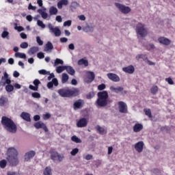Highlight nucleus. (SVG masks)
Returning <instances> with one entry per match:
<instances>
[{"label": "nucleus", "instance_id": "obj_55", "mask_svg": "<svg viewBox=\"0 0 175 175\" xmlns=\"http://www.w3.org/2000/svg\"><path fill=\"white\" fill-rule=\"evenodd\" d=\"M147 50H154V49H155V45H154V44H149L147 46H146Z\"/></svg>", "mask_w": 175, "mask_h": 175}, {"label": "nucleus", "instance_id": "obj_4", "mask_svg": "<svg viewBox=\"0 0 175 175\" xmlns=\"http://www.w3.org/2000/svg\"><path fill=\"white\" fill-rule=\"evenodd\" d=\"M59 95L62 98H70V96H77L80 94L79 89H59L57 91Z\"/></svg>", "mask_w": 175, "mask_h": 175}, {"label": "nucleus", "instance_id": "obj_22", "mask_svg": "<svg viewBox=\"0 0 175 175\" xmlns=\"http://www.w3.org/2000/svg\"><path fill=\"white\" fill-rule=\"evenodd\" d=\"M123 72L125 73H129V75H132L133 72H135V67L133 66H128L127 67H124L122 68Z\"/></svg>", "mask_w": 175, "mask_h": 175}, {"label": "nucleus", "instance_id": "obj_9", "mask_svg": "<svg viewBox=\"0 0 175 175\" xmlns=\"http://www.w3.org/2000/svg\"><path fill=\"white\" fill-rule=\"evenodd\" d=\"M10 83H12V81L9 78V75L5 72L4 75L1 77L0 84L1 85H6V84H10Z\"/></svg>", "mask_w": 175, "mask_h": 175}, {"label": "nucleus", "instance_id": "obj_57", "mask_svg": "<svg viewBox=\"0 0 175 175\" xmlns=\"http://www.w3.org/2000/svg\"><path fill=\"white\" fill-rule=\"evenodd\" d=\"M146 116H148V117L151 118V110L150 109H144Z\"/></svg>", "mask_w": 175, "mask_h": 175}, {"label": "nucleus", "instance_id": "obj_10", "mask_svg": "<svg viewBox=\"0 0 175 175\" xmlns=\"http://www.w3.org/2000/svg\"><path fill=\"white\" fill-rule=\"evenodd\" d=\"M93 80H95V73H94V72L88 71L85 77V83H92Z\"/></svg>", "mask_w": 175, "mask_h": 175}, {"label": "nucleus", "instance_id": "obj_30", "mask_svg": "<svg viewBox=\"0 0 175 175\" xmlns=\"http://www.w3.org/2000/svg\"><path fill=\"white\" fill-rule=\"evenodd\" d=\"M9 99L5 96H1L0 98V106L3 107L5 105L8 104Z\"/></svg>", "mask_w": 175, "mask_h": 175}, {"label": "nucleus", "instance_id": "obj_21", "mask_svg": "<svg viewBox=\"0 0 175 175\" xmlns=\"http://www.w3.org/2000/svg\"><path fill=\"white\" fill-rule=\"evenodd\" d=\"M57 87L58 85V79H57L56 78H53L52 81H50L47 83V87L49 90H51V88H53V87Z\"/></svg>", "mask_w": 175, "mask_h": 175}, {"label": "nucleus", "instance_id": "obj_35", "mask_svg": "<svg viewBox=\"0 0 175 175\" xmlns=\"http://www.w3.org/2000/svg\"><path fill=\"white\" fill-rule=\"evenodd\" d=\"M1 38L3 39H7V40H9V39H10V36H9V31H8L7 30H3L1 33Z\"/></svg>", "mask_w": 175, "mask_h": 175}, {"label": "nucleus", "instance_id": "obj_17", "mask_svg": "<svg viewBox=\"0 0 175 175\" xmlns=\"http://www.w3.org/2000/svg\"><path fill=\"white\" fill-rule=\"evenodd\" d=\"M33 84L35 86L29 85V90H31L32 91H38V90H39V84H40V81H39V79H35L33 82Z\"/></svg>", "mask_w": 175, "mask_h": 175}, {"label": "nucleus", "instance_id": "obj_52", "mask_svg": "<svg viewBox=\"0 0 175 175\" xmlns=\"http://www.w3.org/2000/svg\"><path fill=\"white\" fill-rule=\"evenodd\" d=\"M165 81H167L170 85H173L174 84V81H173V79H172L170 77L166 78Z\"/></svg>", "mask_w": 175, "mask_h": 175}, {"label": "nucleus", "instance_id": "obj_26", "mask_svg": "<svg viewBox=\"0 0 175 175\" xmlns=\"http://www.w3.org/2000/svg\"><path fill=\"white\" fill-rule=\"evenodd\" d=\"M39 51V47L38 46H33L30 48V49L28 51L29 55H33V54H36Z\"/></svg>", "mask_w": 175, "mask_h": 175}, {"label": "nucleus", "instance_id": "obj_18", "mask_svg": "<svg viewBox=\"0 0 175 175\" xmlns=\"http://www.w3.org/2000/svg\"><path fill=\"white\" fill-rule=\"evenodd\" d=\"M54 49V46L53 45V43L49 41L45 44V46L44 48V51L45 53H51V51Z\"/></svg>", "mask_w": 175, "mask_h": 175}, {"label": "nucleus", "instance_id": "obj_13", "mask_svg": "<svg viewBox=\"0 0 175 175\" xmlns=\"http://www.w3.org/2000/svg\"><path fill=\"white\" fill-rule=\"evenodd\" d=\"M84 106V100L79 99L76 100L73 104L74 110H79V109H81Z\"/></svg>", "mask_w": 175, "mask_h": 175}, {"label": "nucleus", "instance_id": "obj_39", "mask_svg": "<svg viewBox=\"0 0 175 175\" xmlns=\"http://www.w3.org/2000/svg\"><path fill=\"white\" fill-rule=\"evenodd\" d=\"M78 65H84V66H88V61L84 59H81L78 61Z\"/></svg>", "mask_w": 175, "mask_h": 175}, {"label": "nucleus", "instance_id": "obj_29", "mask_svg": "<svg viewBox=\"0 0 175 175\" xmlns=\"http://www.w3.org/2000/svg\"><path fill=\"white\" fill-rule=\"evenodd\" d=\"M96 131H98V133L100 135H106L107 133V130L105 129V128L100 126H96Z\"/></svg>", "mask_w": 175, "mask_h": 175}, {"label": "nucleus", "instance_id": "obj_59", "mask_svg": "<svg viewBox=\"0 0 175 175\" xmlns=\"http://www.w3.org/2000/svg\"><path fill=\"white\" fill-rule=\"evenodd\" d=\"M94 96H95V94H94V92H90L87 95V98L92 99V98H94Z\"/></svg>", "mask_w": 175, "mask_h": 175}, {"label": "nucleus", "instance_id": "obj_11", "mask_svg": "<svg viewBox=\"0 0 175 175\" xmlns=\"http://www.w3.org/2000/svg\"><path fill=\"white\" fill-rule=\"evenodd\" d=\"M88 125V120L85 118H82L77 122V128H85Z\"/></svg>", "mask_w": 175, "mask_h": 175}, {"label": "nucleus", "instance_id": "obj_5", "mask_svg": "<svg viewBox=\"0 0 175 175\" xmlns=\"http://www.w3.org/2000/svg\"><path fill=\"white\" fill-rule=\"evenodd\" d=\"M135 31L137 36V38H146L148 33L147 28L144 26V24L138 23L135 27Z\"/></svg>", "mask_w": 175, "mask_h": 175}, {"label": "nucleus", "instance_id": "obj_2", "mask_svg": "<svg viewBox=\"0 0 175 175\" xmlns=\"http://www.w3.org/2000/svg\"><path fill=\"white\" fill-rule=\"evenodd\" d=\"M97 96L98 99L96 103L98 107H105L113 102V100L109 99V93L107 91L98 92Z\"/></svg>", "mask_w": 175, "mask_h": 175}, {"label": "nucleus", "instance_id": "obj_60", "mask_svg": "<svg viewBox=\"0 0 175 175\" xmlns=\"http://www.w3.org/2000/svg\"><path fill=\"white\" fill-rule=\"evenodd\" d=\"M50 117H51V115L50 113H46L43 115V119L45 120H49V118H50Z\"/></svg>", "mask_w": 175, "mask_h": 175}, {"label": "nucleus", "instance_id": "obj_63", "mask_svg": "<svg viewBox=\"0 0 175 175\" xmlns=\"http://www.w3.org/2000/svg\"><path fill=\"white\" fill-rule=\"evenodd\" d=\"M63 159H64V155H62V154L57 155V161H59V162H61Z\"/></svg>", "mask_w": 175, "mask_h": 175}, {"label": "nucleus", "instance_id": "obj_41", "mask_svg": "<svg viewBox=\"0 0 175 175\" xmlns=\"http://www.w3.org/2000/svg\"><path fill=\"white\" fill-rule=\"evenodd\" d=\"M150 92L151 94H152L153 95L157 94V92H158V86L157 85H154L150 89Z\"/></svg>", "mask_w": 175, "mask_h": 175}, {"label": "nucleus", "instance_id": "obj_14", "mask_svg": "<svg viewBox=\"0 0 175 175\" xmlns=\"http://www.w3.org/2000/svg\"><path fill=\"white\" fill-rule=\"evenodd\" d=\"M34 126L36 129H43L45 132H49V129L44 123L42 122H38L34 124Z\"/></svg>", "mask_w": 175, "mask_h": 175}, {"label": "nucleus", "instance_id": "obj_37", "mask_svg": "<svg viewBox=\"0 0 175 175\" xmlns=\"http://www.w3.org/2000/svg\"><path fill=\"white\" fill-rule=\"evenodd\" d=\"M44 175H53V172H51V167H46L43 172Z\"/></svg>", "mask_w": 175, "mask_h": 175}, {"label": "nucleus", "instance_id": "obj_16", "mask_svg": "<svg viewBox=\"0 0 175 175\" xmlns=\"http://www.w3.org/2000/svg\"><path fill=\"white\" fill-rule=\"evenodd\" d=\"M107 76L108 79H109V80H111V81H114V83H118V81H120V77H118L117 74L110 72L108 73Z\"/></svg>", "mask_w": 175, "mask_h": 175}, {"label": "nucleus", "instance_id": "obj_1", "mask_svg": "<svg viewBox=\"0 0 175 175\" xmlns=\"http://www.w3.org/2000/svg\"><path fill=\"white\" fill-rule=\"evenodd\" d=\"M6 159L10 166H17L18 165V151L15 148H9L6 153Z\"/></svg>", "mask_w": 175, "mask_h": 175}, {"label": "nucleus", "instance_id": "obj_27", "mask_svg": "<svg viewBox=\"0 0 175 175\" xmlns=\"http://www.w3.org/2000/svg\"><path fill=\"white\" fill-rule=\"evenodd\" d=\"M49 14L51 16H56V14H58V9L55 6L50 7Z\"/></svg>", "mask_w": 175, "mask_h": 175}, {"label": "nucleus", "instance_id": "obj_24", "mask_svg": "<svg viewBox=\"0 0 175 175\" xmlns=\"http://www.w3.org/2000/svg\"><path fill=\"white\" fill-rule=\"evenodd\" d=\"M21 118L25 120V121H27V122H31V115L27 112H23L21 114Z\"/></svg>", "mask_w": 175, "mask_h": 175}, {"label": "nucleus", "instance_id": "obj_42", "mask_svg": "<svg viewBox=\"0 0 175 175\" xmlns=\"http://www.w3.org/2000/svg\"><path fill=\"white\" fill-rule=\"evenodd\" d=\"M37 25L38 27H40V28H42V29H44V28H46V25H44V23H43V21L40 20H37Z\"/></svg>", "mask_w": 175, "mask_h": 175}, {"label": "nucleus", "instance_id": "obj_40", "mask_svg": "<svg viewBox=\"0 0 175 175\" xmlns=\"http://www.w3.org/2000/svg\"><path fill=\"white\" fill-rule=\"evenodd\" d=\"M13 90H14V86L10 85V83L5 86V91H7V92H12Z\"/></svg>", "mask_w": 175, "mask_h": 175}, {"label": "nucleus", "instance_id": "obj_38", "mask_svg": "<svg viewBox=\"0 0 175 175\" xmlns=\"http://www.w3.org/2000/svg\"><path fill=\"white\" fill-rule=\"evenodd\" d=\"M58 65H64V60L59 58H56L53 66H58Z\"/></svg>", "mask_w": 175, "mask_h": 175}, {"label": "nucleus", "instance_id": "obj_51", "mask_svg": "<svg viewBox=\"0 0 175 175\" xmlns=\"http://www.w3.org/2000/svg\"><path fill=\"white\" fill-rule=\"evenodd\" d=\"M36 42L39 46H43V40L39 36L36 37Z\"/></svg>", "mask_w": 175, "mask_h": 175}, {"label": "nucleus", "instance_id": "obj_45", "mask_svg": "<svg viewBox=\"0 0 175 175\" xmlns=\"http://www.w3.org/2000/svg\"><path fill=\"white\" fill-rule=\"evenodd\" d=\"M71 140L75 143H81V139H80V138L77 137L76 135L72 136L71 137Z\"/></svg>", "mask_w": 175, "mask_h": 175}, {"label": "nucleus", "instance_id": "obj_48", "mask_svg": "<svg viewBox=\"0 0 175 175\" xmlns=\"http://www.w3.org/2000/svg\"><path fill=\"white\" fill-rule=\"evenodd\" d=\"M14 29L18 31V32H22V31H24V27L21 26H17V24H15Z\"/></svg>", "mask_w": 175, "mask_h": 175}, {"label": "nucleus", "instance_id": "obj_7", "mask_svg": "<svg viewBox=\"0 0 175 175\" xmlns=\"http://www.w3.org/2000/svg\"><path fill=\"white\" fill-rule=\"evenodd\" d=\"M115 5L118 9L121 12V13H123V14H128L131 12V8L129 6L124 5L119 3H116Z\"/></svg>", "mask_w": 175, "mask_h": 175}, {"label": "nucleus", "instance_id": "obj_43", "mask_svg": "<svg viewBox=\"0 0 175 175\" xmlns=\"http://www.w3.org/2000/svg\"><path fill=\"white\" fill-rule=\"evenodd\" d=\"M58 155H59L58 152H53L51 153V159H53V161H57L58 158Z\"/></svg>", "mask_w": 175, "mask_h": 175}, {"label": "nucleus", "instance_id": "obj_19", "mask_svg": "<svg viewBox=\"0 0 175 175\" xmlns=\"http://www.w3.org/2000/svg\"><path fill=\"white\" fill-rule=\"evenodd\" d=\"M158 42L161 43V44H164V46H169L172 42L169 38L165 37H160L158 38Z\"/></svg>", "mask_w": 175, "mask_h": 175}, {"label": "nucleus", "instance_id": "obj_3", "mask_svg": "<svg viewBox=\"0 0 175 175\" xmlns=\"http://www.w3.org/2000/svg\"><path fill=\"white\" fill-rule=\"evenodd\" d=\"M1 124L8 132H10L11 133H16L17 132V126H16V124H14V122L12 119L6 116H3L1 118Z\"/></svg>", "mask_w": 175, "mask_h": 175}, {"label": "nucleus", "instance_id": "obj_20", "mask_svg": "<svg viewBox=\"0 0 175 175\" xmlns=\"http://www.w3.org/2000/svg\"><path fill=\"white\" fill-rule=\"evenodd\" d=\"M144 146V142H139L135 145V148L137 152H142L143 151V147Z\"/></svg>", "mask_w": 175, "mask_h": 175}, {"label": "nucleus", "instance_id": "obj_50", "mask_svg": "<svg viewBox=\"0 0 175 175\" xmlns=\"http://www.w3.org/2000/svg\"><path fill=\"white\" fill-rule=\"evenodd\" d=\"M21 49H28V42H22L20 45Z\"/></svg>", "mask_w": 175, "mask_h": 175}, {"label": "nucleus", "instance_id": "obj_62", "mask_svg": "<svg viewBox=\"0 0 175 175\" xmlns=\"http://www.w3.org/2000/svg\"><path fill=\"white\" fill-rule=\"evenodd\" d=\"M78 18H79L81 21H85V16L84 15L78 16Z\"/></svg>", "mask_w": 175, "mask_h": 175}, {"label": "nucleus", "instance_id": "obj_8", "mask_svg": "<svg viewBox=\"0 0 175 175\" xmlns=\"http://www.w3.org/2000/svg\"><path fill=\"white\" fill-rule=\"evenodd\" d=\"M118 105L120 113L123 114H126V113H128V105H126V103H124V101H119Z\"/></svg>", "mask_w": 175, "mask_h": 175}, {"label": "nucleus", "instance_id": "obj_46", "mask_svg": "<svg viewBox=\"0 0 175 175\" xmlns=\"http://www.w3.org/2000/svg\"><path fill=\"white\" fill-rule=\"evenodd\" d=\"M38 73H40V75H43L44 76H46V75H50V72L46 70H38Z\"/></svg>", "mask_w": 175, "mask_h": 175}, {"label": "nucleus", "instance_id": "obj_47", "mask_svg": "<svg viewBox=\"0 0 175 175\" xmlns=\"http://www.w3.org/2000/svg\"><path fill=\"white\" fill-rule=\"evenodd\" d=\"M78 152H79V148H75L72 150V151L70 152V154L71 155H72V157H75L77 154H78Z\"/></svg>", "mask_w": 175, "mask_h": 175}, {"label": "nucleus", "instance_id": "obj_32", "mask_svg": "<svg viewBox=\"0 0 175 175\" xmlns=\"http://www.w3.org/2000/svg\"><path fill=\"white\" fill-rule=\"evenodd\" d=\"M80 7V4L77 3V1H72L70 5V9L73 12L74 10H76L77 8Z\"/></svg>", "mask_w": 175, "mask_h": 175}, {"label": "nucleus", "instance_id": "obj_6", "mask_svg": "<svg viewBox=\"0 0 175 175\" xmlns=\"http://www.w3.org/2000/svg\"><path fill=\"white\" fill-rule=\"evenodd\" d=\"M48 28L50 33H53V35H55V36H56L57 38L61 36V29H59V27H54L51 23H49Z\"/></svg>", "mask_w": 175, "mask_h": 175}, {"label": "nucleus", "instance_id": "obj_31", "mask_svg": "<svg viewBox=\"0 0 175 175\" xmlns=\"http://www.w3.org/2000/svg\"><path fill=\"white\" fill-rule=\"evenodd\" d=\"M110 90L111 91H113V92L118 94V92H121L122 91L124 90V88H122V87L116 88L114 86H111Z\"/></svg>", "mask_w": 175, "mask_h": 175}, {"label": "nucleus", "instance_id": "obj_56", "mask_svg": "<svg viewBox=\"0 0 175 175\" xmlns=\"http://www.w3.org/2000/svg\"><path fill=\"white\" fill-rule=\"evenodd\" d=\"M37 57L40 59H43V58H44V53H43V52H40L37 54Z\"/></svg>", "mask_w": 175, "mask_h": 175}, {"label": "nucleus", "instance_id": "obj_61", "mask_svg": "<svg viewBox=\"0 0 175 175\" xmlns=\"http://www.w3.org/2000/svg\"><path fill=\"white\" fill-rule=\"evenodd\" d=\"M55 20L57 23H62V17L59 15L56 16Z\"/></svg>", "mask_w": 175, "mask_h": 175}, {"label": "nucleus", "instance_id": "obj_49", "mask_svg": "<svg viewBox=\"0 0 175 175\" xmlns=\"http://www.w3.org/2000/svg\"><path fill=\"white\" fill-rule=\"evenodd\" d=\"M106 89V85L105 83H102L98 86V91H103V90Z\"/></svg>", "mask_w": 175, "mask_h": 175}, {"label": "nucleus", "instance_id": "obj_53", "mask_svg": "<svg viewBox=\"0 0 175 175\" xmlns=\"http://www.w3.org/2000/svg\"><path fill=\"white\" fill-rule=\"evenodd\" d=\"M64 27H70L72 25V21L68 20L64 23Z\"/></svg>", "mask_w": 175, "mask_h": 175}, {"label": "nucleus", "instance_id": "obj_36", "mask_svg": "<svg viewBox=\"0 0 175 175\" xmlns=\"http://www.w3.org/2000/svg\"><path fill=\"white\" fill-rule=\"evenodd\" d=\"M66 66H59L56 67L57 73H62L64 70H66Z\"/></svg>", "mask_w": 175, "mask_h": 175}, {"label": "nucleus", "instance_id": "obj_34", "mask_svg": "<svg viewBox=\"0 0 175 175\" xmlns=\"http://www.w3.org/2000/svg\"><path fill=\"white\" fill-rule=\"evenodd\" d=\"M68 80H69V75L66 73H63L62 75V83L65 84V83L68 82Z\"/></svg>", "mask_w": 175, "mask_h": 175}, {"label": "nucleus", "instance_id": "obj_44", "mask_svg": "<svg viewBox=\"0 0 175 175\" xmlns=\"http://www.w3.org/2000/svg\"><path fill=\"white\" fill-rule=\"evenodd\" d=\"M7 163L8 161H6L5 159L0 161V167H1V169H5L6 167Z\"/></svg>", "mask_w": 175, "mask_h": 175}, {"label": "nucleus", "instance_id": "obj_23", "mask_svg": "<svg viewBox=\"0 0 175 175\" xmlns=\"http://www.w3.org/2000/svg\"><path fill=\"white\" fill-rule=\"evenodd\" d=\"M69 5V1L68 0H60L57 2V8L61 10L63 6H68Z\"/></svg>", "mask_w": 175, "mask_h": 175}, {"label": "nucleus", "instance_id": "obj_58", "mask_svg": "<svg viewBox=\"0 0 175 175\" xmlns=\"http://www.w3.org/2000/svg\"><path fill=\"white\" fill-rule=\"evenodd\" d=\"M28 10H36V6L32 5V3H29L28 6Z\"/></svg>", "mask_w": 175, "mask_h": 175}, {"label": "nucleus", "instance_id": "obj_12", "mask_svg": "<svg viewBox=\"0 0 175 175\" xmlns=\"http://www.w3.org/2000/svg\"><path fill=\"white\" fill-rule=\"evenodd\" d=\"M36 154V152H35V151H33V150H30L29 152H27L25 154L24 160L26 162H28V161H31V159H32V158H33L35 157Z\"/></svg>", "mask_w": 175, "mask_h": 175}, {"label": "nucleus", "instance_id": "obj_15", "mask_svg": "<svg viewBox=\"0 0 175 175\" xmlns=\"http://www.w3.org/2000/svg\"><path fill=\"white\" fill-rule=\"evenodd\" d=\"M46 10H47V9L43 6L42 7L41 9H38L37 10V13H39V14H40L41 17L44 20H46L47 18V17H49V14H47V12H46Z\"/></svg>", "mask_w": 175, "mask_h": 175}, {"label": "nucleus", "instance_id": "obj_33", "mask_svg": "<svg viewBox=\"0 0 175 175\" xmlns=\"http://www.w3.org/2000/svg\"><path fill=\"white\" fill-rule=\"evenodd\" d=\"M16 58H22L23 59H27V55L25 53L17 52L15 53Z\"/></svg>", "mask_w": 175, "mask_h": 175}, {"label": "nucleus", "instance_id": "obj_25", "mask_svg": "<svg viewBox=\"0 0 175 175\" xmlns=\"http://www.w3.org/2000/svg\"><path fill=\"white\" fill-rule=\"evenodd\" d=\"M66 70L68 75H70L71 76H75V74L76 73V71L75 70V68L70 66H66Z\"/></svg>", "mask_w": 175, "mask_h": 175}, {"label": "nucleus", "instance_id": "obj_28", "mask_svg": "<svg viewBox=\"0 0 175 175\" xmlns=\"http://www.w3.org/2000/svg\"><path fill=\"white\" fill-rule=\"evenodd\" d=\"M143 129V124L137 123L133 126V131L137 133V132H140Z\"/></svg>", "mask_w": 175, "mask_h": 175}, {"label": "nucleus", "instance_id": "obj_64", "mask_svg": "<svg viewBox=\"0 0 175 175\" xmlns=\"http://www.w3.org/2000/svg\"><path fill=\"white\" fill-rule=\"evenodd\" d=\"M20 36L22 39H27V34L25 33H21Z\"/></svg>", "mask_w": 175, "mask_h": 175}, {"label": "nucleus", "instance_id": "obj_54", "mask_svg": "<svg viewBox=\"0 0 175 175\" xmlns=\"http://www.w3.org/2000/svg\"><path fill=\"white\" fill-rule=\"evenodd\" d=\"M31 96H32L33 98H37V99L40 98V94L39 93H38V92H33V93H32V94H31Z\"/></svg>", "mask_w": 175, "mask_h": 175}]
</instances>
